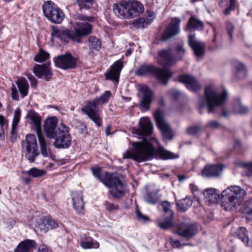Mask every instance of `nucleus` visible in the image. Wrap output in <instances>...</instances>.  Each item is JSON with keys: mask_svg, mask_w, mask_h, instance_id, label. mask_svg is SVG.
Returning <instances> with one entry per match:
<instances>
[{"mask_svg": "<svg viewBox=\"0 0 252 252\" xmlns=\"http://www.w3.org/2000/svg\"><path fill=\"white\" fill-rule=\"evenodd\" d=\"M158 63L166 68L173 65L176 63V60L172 56L170 50H165L159 52ZM135 74L140 76L153 75L158 82L164 85L167 84L173 74L168 69L159 68L152 64L146 63L140 65L135 70Z\"/></svg>", "mask_w": 252, "mask_h": 252, "instance_id": "f257e3e1", "label": "nucleus"}, {"mask_svg": "<svg viewBox=\"0 0 252 252\" xmlns=\"http://www.w3.org/2000/svg\"><path fill=\"white\" fill-rule=\"evenodd\" d=\"M226 98V91H220L214 86L208 85L205 89V97L201 96L199 97L197 104V109L201 113L207 106L208 112L213 113L216 108L221 107L224 105Z\"/></svg>", "mask_w": 252, "mask_h": 252, "instance_id": "f03ea898", "label": "nucleus"}, {"mask_svg": "<svg viewBox=\"0 0 252 252\" xmlns=\"http://www.w3.org/2000/svg\"><path fill=\"white\" fill-rule=\"evenodd\" d=\"M92 25L88 23H76L71 31L54 29L52 35L53 38L59 39L63 43H66L70 39L73 41L81 42V37L92 32Z\"/></svg>", "mask_w": 252, "mask_h": 252, "instance_id": "7ed1b4c3", "label": "nucleus"}, {"mask_svg": "<svg viewBox=\"0 0 252 252\" xmlns=\"http://www.w3.org/2000/svg\"><path fill=\"white\" fill-rule=\"evenodd\" d=\"M93 175L109 189L110 194L115 198H120L125 193V185L122 181V177L117 173H106L105 178H102L100 168L92 167Z\"/></svg>", "mask_w": 252, "mask_h": 252, "instance_id": "20e7f679", "label": "nucleus"}, {"mask_svg": "<svg viewBox=\"0 0 252 252\" xmlns=\"http://www.w3.org/2000/svg\"><path fill=\"white\" fill-rule=\"evenodd\" d=\"M131 145L133 148L124 153V158H131L141 162L150 160L155 154L153 145L145 138L142 142H133Z\"/></svg>", "mask_w": 252, "mask_h": 252, "instance_id": "39448f33", "label": "nucleus"}, {"mask_svg": "<svg viewBox=\"0 0 252 252\" xmlns=\"http://www.w3.org/2000/svg\"><path fill=\"white\" fill-rule=\"evenodd\" d=\"M247 192L240 186L228 187L221 192L222 206L226 211H232L241 205Z\"/></svg>", "mask_w": 252, "mask_h": 252, "instance_id": "423d86ee", "label": "nucleus"}, {"mask_svg": "<svg viewBox=\"0 0 252 252\" xmlns=\"http://www.w3.org/2000/svg\"><path fill=\"white\" fill-rule=\"evenodd\" d=\"M111 95V93L110 91H105L99 97H96L91 101H88L86 105L81 109L82 111L86 114L97 126H101L102 119L97 106L107 103Z\"/></svg>", "mask_w": 252, "mask_h": 252, "instance_id": "0eeeda50", "label": "nucleus"}, {"mask_svg": "<svg viewBox=\"0 0 252 252\" xmlns=\"http://www.w3.org/2000/svg\"><path fill=\"white\" fill-rule=\"evenodd\" d=\"M27 117L31 121L30 123L32 125H33L36 129L41 155L44 157H48L49 153L47 150V142L45 137L41 132V118L40 116L34 111H30L28 113Z\"/></svg>", "mask_w": 252, "mask_h": 252, "instance_id": "6e6552de", "label": "nucleus"}, {"mask_svg": "<svg viewBox=\"0 0 252 252\" xmlns=\"http://www.w3.org/2000/svg\"><path fill=\"white\" fill-rule=\"evenodd\" d=\"M54 146L57 148H67L71 143V136L69 133V127L64 124H61L56 130L54 134Z\"/></svg>", "mask_w": 252, "mask_h": 252, "instance_id": "1a4fd4ad", "label": "nucleus"}, {"mask_svg": "<svg viewBox=\"0 0 252 252\" xmlns=\"http://www.w3.org/2000/svg\"><path fill=\"white\" fill-rule=\"evenodd\" d=\"M42 9L46 18L53 23H61L64 17L63 11L51 1H47L43 4Z\"/></svg>", "mask_w": 252, "mask_h": 252, "instance_id": "9d476101", "label": "nucleus"}, {"mask_svg": "<svg viewBox=\"0 0 252 252\" xmlns=\"http://www.w3.org/2000/svg\"><path fill=\"white\" fill-rule=\"evenodd\" d=\"M23 146L26 158L30 162H34L35 158L39 154L35 135L33 134L27 135Z\"/></svg>", "mask_w": 252, "mask_h": 252, "instance_id": "9b49d317", "label": "nucleus"}, {"mask_svg": "<svg viewBox=\"0 0 252 252\" xmlns=\"http://www.w3.org/2000/svg\"><path fill=\"white\" fill-rule=\"evenodd\" d=\"M154 117L158 127L161 130L164 140H168L172 139L171 128L165 120L163 112L158 109L154 114Z\"/></svg>", "mask_w": 252, "mask_h": 252, "instance_id": "f8f14e48", "label": "nucleus"}, {"mask_svg": "<svg viewBox=\"0 0 252 252\" xmlns=\"http://www.w3.org/2000/svg\"><path fill=\"white\" fill-rule=\"evenodd\" d=\"M56 67L63 69L73 68L76 65V60L70 53L59 56L54 59Z\"/></svg>", "mask_w": 252, "mask_h": 252, "instance_id": "ddd939ff", "label": "nucleus"}, {"mask_svg": "<svg viewBox=\"0 0 252 252\" xmlns=\"http://www.w3.org/2000/svg\"><path fill=\"white\" fill-rule=\"evenodd\" d=\"M139 91L142 94L140 107L144 110L147 111L150 109V105L154 98L153 92L145 85L139 86Z\"/></svg>", "mask_w": 252, "mask_h": 252, "instance_id": "4468645a", "label": "nucleus"}, {"mask_svg": "<svg viewBox=\"0 0 252 252\" xmlns=\"http://www.w3.org/2000/svg\"><path fill=\"white\" fill-rule=\"evenodd\" d=\"M180 23L181 20L179 18H173L162 34V40H167L172 37L178 34L180 32Z\"/></svg>", "mask_w": 252, "mask_h": 252, "instance_id": "2eb2a0df", "label": "nucleus"}, {"mask_svg": "<svg viewBox=\"0 0 252 252\" xmlns=\"http://www.w3.org/2000/svg\"><path fill=\"white\" fill-rule=\"evenodd\" d=\"M33 72L36 77L46 81H49L53 76L50 63H47L41 65L35 64L33 68Z\"/></svg>", "mask_w": 252, "mask_h": 252, "instance_id": "dca6fc26", "label": "nucleus"}, {"mask_svg": "<svg viewBox=\"0 0 252 252\" xmlns=\"http://www.w3.org/2000/svg\"><path fill=\"white\" fill-rule=\"evenodd\" d=\"M196 232V229L193 224L185 223L178 224L175 231L179 235L188 238H191Z\"/></svg>", "mask_w": 252, "mask_h": 252, "instance_id": "f3484780", "label": "nucleus"}, {"mask_svg": "<svg viewBox=\"0 0 252 252\" xmlns=\"http://www.w3.org/2000/svg\"><path fill=\"white\" fill-rule=\"evenodd\" d=\"M188 38L189 44L193 50L195 56L197 57L203 56L205 51V44L197 40L194 35H189Z\"/></svg>", "mask_w": 252, "mask_h": 252, "instance_id": "a211bd4d", "label": "nucleus"}, {"mask_svg": "<svg viewBox=\"0 0 252 252\" xmlns=\"http://www.w3.org/2000/svg\"><path fill=\"white\" fill-rule=\"evenodd\" d=\"M179 80L185 84L188 90L197 92L201 89V86L197 80L193 76L188 74H183L180 76Z\"/></svg>", "mask_w": 252, "mask_h": 252, "instance_id": "6ab92c4d", "label": "nucleus"}, {"mask_svg": "<svg viewBox=\"0 0 252 252\" xmlns=\"http://www.w3.org/2000/svg\"><path fill=\"white\" fill-rule=\"evenodd\" d=\"M83 198V194L81 191H75L72 193L73 207L80 215L84 213V202Z\"/></svg>", "mask_w": 252, "mask_h": 252, "instance_id": "aec40b11", "label": "nucleus"}, {"mask_svg": "<svg viewBox=\"0 0 252 252\" xmlns=\"http://www.w3.org/2000/svg\"><path fill=\"white\" fill-rule=\"evenodd\" d=\"M58 120L56 117L47 118L44 122L43 130L46 136L49 138L54 137L56 133Z\"/></svg>", "mask_w": 252, "mask_h": 252, "instance_id": "412c9836", "label": "nucleus"}, {"mask_svg": "<svg viewBox=\"0 0 252 252\" xmlns=\"http://www.w3.org/2000/svg\"><path fill=\"white\" fill-rule=\"evenodd\" d=\"M139 124V129L135 130V133L137 134L146 136L152 133L153 125L148 118L140 119Z\"/></svg>", "mask_w": 252, "mask_h": 252, "instance_id": "4be33fe9", "label": "nucleus"}, {"mask_svg": "<svg viewBox=\"0 0 252 252\" xmlns=\"http://www.w3.org/2000/svg\"><path fill=\"white\" fill-rule=\"evenodd\" d=\"M123 67V64L122 62L119 61H116L111 66L110 70L105 73L106 78L107 79L112 80L118 83Z\"/></svg>", "mask_w": 252, "mask_h": 252, "instance_id": "5701e85b", "label": "nucleus"}, {"mask_svg": "<svg viewBox=\"0 0 252 252\" xmlns=\"http://www.w3.org/2000/svg\"><path fill=\"white\" fill-rule=\"evenodd\" d=\"M224 166L220 164L207 165L202 170V175L207 177H215L219 176Z\"/></svg>", "mask_w": 252, "mask_h": 252, "instance_id": "b1692460", "label": "nucleus"}, {"mask_svg": "<svg viewBox=\"0 0 252 252\" xmlns=\"http://www.w3.org/2000/svg\"><path fill=\"white\" fill-rule=\"evenodd\" d=\"M128 19L132 18L140 14L144 10L142 3L137 1L128 2Z\"/></svg>", "mask_w": 252, "mask_h": 252, "instance_id": "393cba45", "label": "nucleus"}, {"mask_svg": "<svg viewBox=\"0 0 252 252\" xmlns=\"http://www.w3.org/2000/svg\"><path fill=\"white\" fill-rule=\"evenodd\" d=\"M128 2H120L113 5V11L116 15L122 19H128Z\"/></svg>", "mask_w": 252, "mask_h": 252, "instance_id": "a878e982", "label": "nucleus"}, {"mask_svg": "<svg viewBox=\"0 0 252 252\" xmlns=\"http://www.w3.org/2000/svg\"><path fill=\"white\" fill-rule=\"evenodd\" d=\"M203 194L205 201L211 204L217 202L220 197L219 193H217L216 189L214 188H208L206 189Z\"/></svg>", "mask_w": 252, "mask_h": 252, "instance_id": "bb28decb", "label": "nucleus"}, {"mask_svg": "<svg viewBox=\"0 0 252 252\" xmlns=\"http://www.w3.org/2000/svg\"><path fill=\"white\" fill-rule=\"evenodd\" d=\"M35 242L32 240H26L19 243L15 252H29L35 245Z\"/></svg>", "mask_w": 252, "mask_h": 252, "instance_id": "cd10ccee", "label": "nucleus"}, {"mask_svg": "<svg viewBox=\"0 0 252 252\" xmlns=\"http://www.w3.org/2000/svg\"><path fill=\"white\" fill-rule=\"evenodd\" d=\"M203 28V23L194 17H191L188 22L186 30L191 32L193 30H201Z\"/></svg>", "mask_w": 252, "mask_h": 252, "instance_id": "c85d7f7f", "label": "nucleus"}, {"mask_svg": "<svg viewBox=\"0 0 252 252\" xmlns=\"http://www.w3.org/2000/svg\"><path fill=\"white\" fill-rule=\"evenodd\" d=\"M58 226V223L55 220L45 218L42 223L39 225V227L41 230L47 232L49 229L57 228Z\"/></svg>", "mask_w": 252, "mask_h": 252, "instance_id": "c756f323", "label": "nucleus"}, {"mask_svg": "<svg viewBox=\"0 0 252 252\" xmlns=\"http://www.w3.org/2000/svg\"><path fill=\"white\" fill-rule=\"evenodd\" d=\"M17 85L23 97L27 95L29 86L27 80L25 78H20L17 80Z\"/></svg>", "mask_w": 252, "mask_h": 252, "instance_id": "7c9ffc66", "label": "nucleus"}, {"mask_svg": "<svg viewBox=\"0 0 252 252\" xmlns=\"http://www.w3.org/2000/svg\"><path fill=\"white\" fill-rule=\"evenodd\" d=\"M150 19L140 18L138 20H136L132 22L133 26L135 28H144L150 24L152 21L155 18V15L154 13L150 16Z\"/></svg>", "mask_w": 252, "mask_h": 252, "instance_id": "2f4dec72", "label": "nucleus"}, {"mask_svg": "<svg viewBox=\"0 0 252 252\" xmlns=\"http://www.w3.org/2000/svg\"><path fill=\"white\" fill-rule=\"evenodd\" d=\"M192 204V200L188 197L183 199L177 203L178 209L181 212L186 211Z\"/></svg>", "mask_w": 252, "mask_h": 252, "instance_id": "473e14b6", "label": "nucleus"}, {"mask_svg": "<svg viewBox=\"0 0 252 252\" xmlns=\"http://www.w3.org/2000/svg\"><path fill=\"white\" fill-rule=\"evenodd\" d=\"M22 173L23 175H28L33 178H39L45 175L46 173L45 170L34 167L32 168L29 170L23 171Z\"/></svg>", "mask_w": 252, "mask_h": 252, "instance_id": "72a5a7b5", "label": "nucleus"}, {"mask_svg": "<svg viewBox=\"0 0 252 252\" xmlns=\"http://www.w3.org/2000/svg\"><path fill=\"white\" fill-rule=\"evenodd\" d=\"M157 153L163 159H168L178 158L179 156L170 151H167L161 147H159L157 150Z\"/></svg>", "mask_w": 252, "mask_h": 252, "instance_id": "f704fd0d", "label": "nucleus"}, {"mask_svg": "<svg viewBox=\"0 0 252 252\" xmlns=\"http://www.w3.org/2000/svg\"><path fill=\"white\" fill-rule=\"evenodd\" d=\"M236 236L246 246H250L248 231L245 227H240L236 231Z\"/></svg>", "mask_w": 252, "mask_h": 252, "instance_id": "c9c22d12", "label": "nucleus"}, {"mask_svg": "<svg viewBox=\"0 0 252 252\" xmlns=\"http://www.w3.org/2000/svg\"><path fill=\"white\" fill-rule=\"evenodd\" d=\"M172 218L164 216V220L158 219L157 220L158 226L162 229H167L170 228L173 225Z\"/></svg>", "mask_w": 252, "mask_h": 252, "instance_id": "e433bc0d", "label": "nucleus"}, {"mask_svg": "<svg viewBox=\"0 0 252 252\" xmlns=\"http://www.w3.org/2000/svg\"><path fill=\"white\" fill-rule=\"evenodd\" d=\"M235 75L237 78L241 79L246 76L247 70L245 65L242 63H237L235 64Z\"/></svg>", "mask_w": 252, "mask_h": 252, "instance_id": "4c0bfd02", "label": "nucleus"}, {"mask_svg": "<svg viewBox=\"0 0 252 252\" xmlns=\"http://www.w3.org/2000/svg\"><path fill=\"white\" fill-rule=\"evenodd\" d=\"M89 47L92 51L94 50L98 51L101 47V42L94 36H91L88 39Z\"/></svg>", "mask_w": 252, "mask_h": 252, "instance_id": "58836bf2", "label": "nucleus"}, {"mask_svg": "<svg viewBox=\"0 0 252 252\" xmlns=\"http://www.w3.org/2000/svg\"><path fill=\"white\" fill-rule=\"evenodd\" d=\"M158 191L149 192L144 196V200L150 204H155L159 200Z\"/></svg>", "mask_w": 252, "mask_h": 252, "instance_id": "ea45409f", "label": "nucleus"}, {"mask_svg": "<svg viewBox=\"0 0 252 252\" xmlns=\"http://www.w3.org/2000/svg\"><path fill=\"white\" fill-rule=\"evenodd\" d=\"M81 247L84 249H91V248H97L99 246V244L96 241H81L80 242Z\"/></svg>", "mask_w": 252, "mask_h": 252, "instance_id": "a19ab883", "label": "nucleus"}, {"mask_svg": "<svg viewBox=\"0 0 252 252\" xmlns=\"http://www.w3.org/2000/svg\"><path fill=\"white\" fill-rule=\"evenodd\" d=\"M234 111L236 113L243 114L248 111V108L242 105L239 100H237L234 106Z\"/></svg>", "mask_w": 252, "mask_h": 252, "instance_id": "79ce46f5", "label": "nucleus"}, {"mask_svg": "<svg viewBox=\"0 0 252 252\" xmlns=\"http://www.w3.org/2000/svg\"><path fill=\"white\" fill-rule=\"evenodd\" d=\"M49 57V54L42 49L34 57V60L36 62L42 63L47 60Z\"/></svg>", "mask_w": 252, "mask_h": 252, "instance_id": "37998d69", "label": "nucleus"}, {"mask_svg": "<svg viewBox=\"0 0 252 252\" xmlns=\"http://www.w3.org/2000/svg\"><path fill=\"white\" fill-rule=\"evenodd\" d=\"M163 211L164 212V216L168 217H173V212L171 209V204L168 201H163L161 203Z\"/></svg>", "mask_w": 252, "mask_h": 252, "instance_id": "c03bdc74", "label": "nucleus"}, {"mask_svg": "<svg viewBox=\"0 0 252 252\" xmlns=\"http://www.w3.org/2000/svg\"><path fill=\"white\" fill-rule=\"evenodd\" d=\"M21 111L19 109H17L14 111V115L13 120V123L12 125V127H13V130L14 131L17 128V125L19 122L20 117H21Z\"/></svg>", "mask_w": 252, "mask_h": 252, "instance_id": "a18cd8bd", "label": "nucleus"}, {"mask_svg": "<svg viewBox=\"0 0 252 252\" xmlns=\"http://www.w3.org/2000/svg\"><path fill=\"white\" fill-rule=\"evenodd\" d=\"M185 53V50L183 47L182 44H180L177 46L176 48L175 57L178 60L181 59Z\"/></svg>", "mask_w": 252, "mask_h": 252, "instance_id": "49530a36", "label": "nucleus"}, {"mask_svg": "<svg viewBox=\"0 0 252 252\" xmlns=\"http://www.w3.org/2000/svg\"><path fill=\"white\" fill-rule=\"evenodd\" d=\"M94 0H77V2L80 6V9L83 7L89 8L92 6Z\"/></svg>", "mask_w": 252, "mask_h": 252, "instance_id": "de8ad7c7", "label": "nucleus"}, {"mask_svg": "<svg viewBox=\"0 0 252 252\" xmlns=\"http://www.w3.org/2000/svg\"><path fill=\"white\" fill-rule=\"evenodd\" d=\"M243 213L246 215H252V198L246 202Z\"/></svg>", "mask_w": 252, "mask_h": 252, "instance_id": "09e8293b", "label": "nucleus"}, {"mask_svg": "<svg viewBox=\"0 0 252 252\" xmlns=\"http://www.w3.org/2000/svg\"><path fill=\"white\" fill-rule=\"evenodd\" d=\"M8 122L6 119L5 117L0 115V137L2 136L3 134V127L4 126H7Z\"/></svg>", "mask_w": 252, "mask_h": 252, "instance_id": "8fccbe9b", "label": "nucleus"}, {"mask_svg": "<svg viewBox=\"0 0 252 252\" xmlns=\"http://www.w3.org/2000/svg\"><path fill=\"white\" fill-rule=\"evenodd\" d=\"M226 28L228 34L230 37V40H232L234 26L230 22H227L226 23Z\"/></svg>", "mask_w": 252, "mask_h": 252, "instance_id": "3c124183", "label": "nucleus"}, {"mask_svg": "<svg viewBox=\"0 0 252 252\" xmlns=\"http://www.w3.org/2000/svg\"><path fill=\"white\" fill-rule=\"evenodd\" d=\"M221 125L218 121L213 120L208 122L206 125L207 127H209L212 129L218 128Z\"/></svg>", "mask_w": 252, "mask_h": 252, "instance_id": "603ef678", "label": "nucleus"}, {"mask_svg": "<svg viewBox=\"0 0 252 252\" xmlns=\"http://www.w3.org/2000/svg\"><path fill=\"white\" fill-rule=\"evenodd\" d=\"M200 130V127L199 126H192L190 127H189L188 128V133L191 134V135H195L197 133H198Z\"/></svg>", "mask_w": 252, "mask_h": 252, "instance_id": "864d4df0", "label": "nucleus"}, {"mask_svg": "<svg viewBox=\"0 0 252 252\" xmlns=\"http://www.w3.org/2000/svg\"><path fill=\"white\" fill-rule=\"evenodd\" d=\"M170 244L174 248H180L185 245V244H181L179 240L172 238H170Z\"/></svg>", "mask_w": 252, "mask_h": 252, "instance_id": "5fc2aeb1", "label": "nucleus"}, {"mask_svg": "<svg viewBox=\"0 0 252 252\" xmlns=\"http://www.w3.org/2000/svg\"><path fill=\"white\" fill-rule=\"evenodd\" d=\"M136 215L137 219L140 221H145L148 220L147 216L143 215L138 209L136 210Z\"/></svg>", "mask_w": 252, "mask_h": 252, "instance_id": "6e6d98bb", "label": "nucleus"}, {"mask_svg": "<svg viewBox=\"0 0 252 252\" xmlns=\"http://www.w3.org/2000/svg\"><path fill=\"white\" fill-rule=\"evenodd\" d=\"M236 0H230V6L225 10V14H229L230 11L234 9L235 7Z\"/></svg>", "mask_w": 252, "mask_h": 252, "instance_id": "4d7b16f0", "label": "nucleus"}, {"mask_svg": "<svg viewBox=\"0 0 252 252\" xmlns=\"http://www.w3.org/2000/svg\"><path fill=\"white\" fill-rule=\"evenodd\" d=\"M105 206L106 209L110 211L117 210L118 209V206L117 205L108 202L105 203Z\"/></svg>", "mask_w": 252, "mask_h": 252, "instance_id": "13d9d810", "label": "nucleus"}, {"mask_svg": "<svg viewBox=\"0 0 252 252\" xmlns=\"http://www.w3.org/2000/svg\"><path fill=\"white\" fill-rule=\"evenodd\" d=\"M76 16V18L77 19L82 20L84 21H86L91 22V21H93L94 19V17H87V16H83L80 14H77Z\"/></svg>", "mask_w": 252, "mask_h": 252, "instance_id": "bf43d9fd", "label": "nucleus"}, {"mask_svg": "<svg viewBox=\"0 0 252 252\" xmlns=\"http://www.w3.org/2000/svg\"><path fill=\"white\" fill-rule=\"evenodd\" d=\"M27 77L30 81L32 87H35L37 84V80L34 76H33L32 74H30L27 75Z\"/></svg>", "mask_w": 252, "mask_h": 252, "instance_id": "052dcab7", "label": "nucleus"}, {"mask_svg": "<svg viewBox=\"0 0 252 252\" xmlns=\"http://www.w3.org/2000/svg\"><path fill=\"white\" fill-rule=\"evenodd\" d=\"M11 94L12 98L15 100H18L19 98L18 93L16 87L13 85L11 88Z\"/></svg>", "mask_w": 252, "mask_h": 252, "instance_id": "680f3d73", "label": "nucleus"}, {"mask_svg": "<svg viewBox=\"0 0 252 252\" xmlns=\"http://www.w3.org/2000/svg\"><path fill=\"white\" fill-rule=\"evenodd\" d=\"M171 96L176 100L178 99L180 96V93L176 89H172L169 91Z\"/></svg>", "mask_w": 252, "mask_h": 252, "instance_id": "e2e57ef3", "label": "nucleus"}, {"mask_svg": "<svg viewBox=\"0 0 252 252\" xmlns=\"http://www.w3.org/2000/svg\"><path fill=\"white\" fill-rule=\"evenodd\" d=\"M244 166L247 171V175L248 176L252 175V163L244 164Z\"/></svg>", "mask_w": 252, "mask_h": 252, "instance_id": "0e129e2a", "label": "nucleus"}, {"mask_svg": "<svg viewBox=\"0 0 252 252\" xmlns=\"http://www.w3.org/2000/svg\"><path fill=\"white\" fill-rule=\"evenodd\" d=\"M37 252H51L50 250L45 244L40 245L38 249Z\"/></svg>", "mask_w": 252, "mask_h": 252, "instance_id": "69168bd1", "label": "nucleus"}, {"mask_svg": "<svg viewBox=\"0 0 252 252\" xmlns=\"http://www.w3.org/2000/svg\"><path fill=\"white\" fill-rule=\"evenodd\" d=\"M189 187L194 196L197 197L198 195V193L200 192L197 188L193 184H190Z\"/></svg>", "mask_w": 252, "mask_h": 252, "instance_id": "338daca9", "label": "nucleus"}, {"mask_svg": "<svg viewBox=\"0 0 252 252\" xmlns=\"http://www.w3.org/2000/svg\"><path fill=\"white\" fill-rule=\"evenodd\" d=\"M13 130V127H11L10 138L11 141L14 142L16 139L17 129H15L14 131Z\"/></svg>", "mask_w": 252, "mask_h": 252, "instance_id": "774afa93", "label": "nucleus"}]
</instances>
